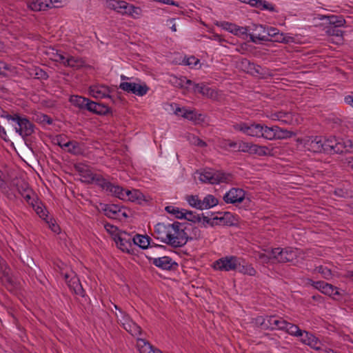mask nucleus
Segmentation results:
<instances>
[{"label":"nucleus","mask_w":353,"mask_h":353,"mask_svg":"<svg viewBox=\"0 0 353 353\" xmlns=\"http://www.w3.org/2000/svg\"><path fill=\"white\" fill-rule=\"evenodd\" d=\"M267 131L268 132L265 134L267 137V140L270 141L275 139H288L295 135V134L293 132L279 128L276 125L268 127Z\"/></svg>","instance_id":"obj_15"},{"label":"nucleus","mask_w":353,"mask_h":353,"mask_svg":"<svg viewBox=\"0 0 353 353\" xmlns=\"http://www.w3.org/2000/svg\"><path fill=\"white\" fill-rule=\"evenodd\" d=\"M137 346L140 353H163L160 350L154 348L143 339H137Z\"/></svg>","instance_id":"obj_30"},{"label":"nucleus","mask_w":353,"mask_h":353,"mask_svg":"<svg viewBox=\"0 0 353 353\" xmlns=\"http://www.w3.org/2000/svg\"><path fill=\"white\" fill-rule=\"evenodd\" d=\"M252 32L249 34L250 41L257 43L261 41H268L266 34V28L262 25L253 24L250 29Z\"/></svg>","instance_id":"obj_20"},{"label":"nucleus","mask_w":353,"mask_h":353,"mask_svg":"<svg viewBox=\"0 0 353 353\" xmlns=\"http://www.w3.org/2000/svg\"><path fill=\"white\" fill-rule=\"evenodd\" d=\"M165 210L168 213L173 215L176 219H182L183 216H184V209H181L173 205H168L165 207Z\"/></svg>","instance_id":"obj_46"},{"label":"nucleus","mask_w":353,"mask_h":353,"mask_svg":"<svg viewBox=\"0 0 353 353\" xmlns=\"http://www.w3.org/2000/svg\"><path fill=\"white\" fill-rule=\"evenodd\" d=\"M106 214L110 217H113L112 215L117 214V207L115 205H112L105 209Z\"/></svg>","instance_id":"obj_62"},{"label":"nucleus","mask_w":353,"mask_h":353,"mask_svg":"<svg viewBox=\"0 0 353 353\" xmlns=\"http://www.w3.org/2000/svg\"><path fill=\"white\" fill-rule=\"evenodd\" d=\"M252 154H256L260 157L272 156L273 149L269 146L259 145L253 144Z\"/></svg>","instance_id":"obj_37"},{"label":"nucleus","mask_w":353,"mask_h":353,"mask_svg":"<svg viewBox=\"0 0 353 353\" xmlns=\"http://www.w3.org/2000/svg\"><path fill=\"white\" fill-rule=\"evenodd\" d=\"M222 29L236 36H242L248 34V29L246 27L239 26L234 23L223 21L219 24Z\"/></svg>","instance_id":"obj_23"},{"label":"nucleus","mask_w":353,"mask_h":353,"mask_svg":"<svg viewBox=\"0 0 353 353\" xmlns=\"http://www.w3.org/2000/svg\"><path fill=\"white\" fill-rule=\"evenodd\" d=\"M201 202V210L212 208L216 205L219 203L218 199L212 194L206 195Z\"/></svg>","instance_id":"obj_43"},{"label":"nucleus","mask_w":353,"mask_h":353,"mask_svg":"<svg viewBox=\"0 0 353 353\" xmlns=\"http://www.w3.org/2000/svg\"><path fill=\"white\" fill-rule=\"evenodd\" d=\"M37 203H35V207L33 208L35 210V212H37V214L43 219H44L45 221H46L48 219V214H47V211L42 206V205H37Z\"/></svg>","instance_id":"obj_59"},{"label":"nucleus","mask_w":353,"mask_h":353,"mask_svg":"<svg viewBox=\"0 0 353 353\" xmlns=\"http://www.w3.org/2000/svg\"><path fill=\"white\" fill-rule=\"evenodd\" d=\"M79 171L80 180L85 183H94L101 187L106 192H108L111 182L103 176L94 173L86 165H79L77 167Z\"/></svg>","instance_id":"obj_2"},{"label":"nucleus","mask_w":353,"mask_h":353,"mask_svg":"<svg viewBox=\"0 0 353 353\" xmlns=\"http://www.w3.org/2000/svg\"><path fill=\"white\" fill-rule=\"evenodd\" d=\"M257 257L259 262L263 264H268L274 261V259L272 258V250L268 253L260 252Z\"/></svg>","instance_id":"obj_51"},{"label":"nucleus","mask_w":353,"mask_h":353,"mask_svg":"<svg viewBox=\"0 0 353 353\" xmlns=\"http://www.w3.org/2000/svg\"><path fill=\"white\" fill-rule=\"evenodd\" d=\"M59 145L62 148H67V150L70 153L78 154L80 152L79 143L76 141H68L64 143L59 142Z\"/></svg>","instance_id":"obj_45"},{"label":"nucleus","mask_w":353,"mask_h":353,"mask_svg":"<svg viewBox=\"0 0 353 353\" xmlns=\"http://www.w3.org/2000/svg\"><path fill=\"white\" fill-rule=\"evenodd\" d=\"M110 89L103 84H94L89 87V94L97 99H102L110 97Z\"/></svg>","instance_id":"obj_19"},{"label":"nucleus","mask_w":353,"mask_h":353,"mask_svg":"<svg viewBox=\"0 0 353 353\" xmlns=\"http://www.w3.org/2000/svg\"><path fill=\"white\" fill-rule=\"evenodd\" d=\"M283 331H285L290 335L296 337H299L303 334V330H301L298 325L288 323V321L286 322Z\"/></svg>","instance_id":"obj_42"},{"label":"nucleus","mask_w":353,"mask_h":353,"mask_svg":"<svg viewBox=\"0 0 353 353\" xmlns=\"http://www.w3.org/2000/svg\"><path fill=\"white\" fill-rule=\"evenodd\" d=\"M353 152V143L350 139H339L338 146H335V153Z\"/></svg>","instance_id":"obj_32"},{"label":"nucleus","mask_w":353,"mask_h":353,"mask_svg":"<svg viewBox=\"0 0 353 353\" xmlns=\"http://www.w3.org/2000/svg\"><path fill=\"white\" fill-rule=\"evenodd\" d=\"M232 216V214L228 212H211L207 213L206 215L202 214H200V222L198 223L204 227L215 225H228L230 223Z\"/></svg>","instance_id":"obj_6"},{"label":"nucleus","mask_w":353,"mask_h":353,"mask_svg":"<svg viewBox=\"0 0 353 353\" xmlns=\"http://www.w3.org/2000/svg\"><path fill=\"white\" fill-rule=\"evenodd\" d=\"M107 192L119 199L132 202L140 201L143 197V194L138 190H125L112 183Z\"/></svg>","instance_id":"obj_7"},{"label":"nucleus","mask_w":353,"mask_h":353,"mask_svg":"<svg viewBox=\"0 0 353 353\" xmlns=\"http://www.w3.org/2000/svg\"><path fill=\"white\" fill-rule=\"evenodd\" d=\"M126 6L127 2L123 0H107L105 3L107 9L113 10L121 15H123Z\"/></svg>","instance_id":"obj_28"},{"label":"nucleus","mask_w":353,"mask_h":353,"mask_svg":"<svg viewBox=\"0 0 353 353\" xmlns=\"http://www.w3.org/2000/svg\"><path fill=\"white\" fill-rule=\"evenodd\" d=\"M174 114L181 115L182 117L192 121L197 119V114L195 111L185 108L177 107L174 110Z\"/></svg>","instance_id":"obj_36"},{"label":"nucleus","mask_w":353,"mask_h":353,"mask_svg":"<svg viewBox=\"0 0 353 353\" xmlns=\"http://www.w3.org/2000/svg\"><path fill=\"white\" fill-rule=\"evenodd\" d=\"M61 274L67 283L68 287L73 290V292L79 296H84V290L79 281V279L76 276L74 272L70 271L69 272H62Z\"/></svg>","instance_id":"obj_13"},{"label":"nucleus","mask_w":353,"mask_h":353,"mask_svg":"<svg viewBox=\"0 0 353 353\" xmlns=\"http://www.w3.org/2000/svg\"><path fill=\"white\" fill-rule=\"evenodd\" d=\"M308 283L315 289L318 290L321 293L325 295L332 296L333 298H334L335 296L341 295L339 289L336 287L332 285V284L321 281H314L312 280H309Z\"/></svg>","instance_id":"obj_16"},{"label":"nucleus","mask_w":353,"mask_h":353,"mask_svg":"<svg viewBox=\"0 0 353 353\" xmlns=\"http://www.w3.org/2000/svg\"><path fill=\"white\" fill-rule=\"evenodd\" d=\"M303 334L302 336H299L301 338V342L305 345H307L315 350L321 349V342L317 337H316L312 333L303 330Z\"/></svg>","instance_id":"obj_25"},{"label":"nucleus","mask_w":353,"mask_h":353,"mask_svg":"<svg viewBox=\"0 0 353 353\" xmlns=\"http://www.w3.org/2000/svg\"><path fill=\"white\" fill-rule=\"evenodd\" d=\"M297 145L305 150L312 152H323V138L321 137H305L296 139Z\"/></svg>","instance_id":"obj_9"},{"label":"nucleus","mask_w":353,"mask_h":353,"mask_svg":"<svg viewBox=\"0 0 353 353\" xmlns=\"http://www.w3.org/2000/svg\"><path fill=\"white\" fill-rule=\"evenodd\" d=\"M85 64L84 61L79 57H74L72 56L65 57L63 65L71 67L75 69L83 67Z\"/></svg>","instance_id":"obj_38"},{"label":"nucleus","mask_w":353,"mask_h":353,"mask_svg":"<svg viewBox=\"0 0 353 353\" xmlns=\"http://www.w3.org/2000/svg\"><path fill=\"white\" fill-rule=\"evenodd\" d=\"M120 89L129 93H132L139 97L147 94L149 88L145 84H139L134 82H121Z\"/></svg>","instance_id":"obj_14"},{"label":"nucleus","mask_w":353,"mask_h":353,"mask_svg":"<svg viewBox=\"0 0 353 353\" xmlns=\"http://www.w3.org/2000/svg\"><path fill=\"white\" fill-rule=\"evenodd\" d=\"M173 228V223H159L154 227V236L161 242L168 245L171 241V233Z\"/></svg>","instance_id":"obj_12"},{"label":"nucleus","mask_w":353,"mask_h":353,"mask_svg":"<svg viewBox=\"0 0 353 353\" xmlns=\"http://www.w3.org/2000/svg\"><path fill=\"white\" fill-rule=\"evenodd\" d=\"M114 308L118 311L115 312V316L118 323L132 336L137 339L141 335L142 330L131 317L123 310L120 309L117 305H114Z\"/></svg>","instance_id":"obj_5"},{"label":"nucleus","mask_w":353,"mask_h":353,"mask_svg":"<svg viewBox=\"0 0 353 353\" xmlns=\"http://www.w3.org/2000/svg\"><path fill=\"white\" fill-rule=\"evenodd\" d=\"M48 224L51 230L56 233H58L60 230V228L58 225L52 222V221H49L48 219L46 221Z\"/></svg>","instance_id":"obj_64"},{"label":"nucleus","mask_w":353,"mask_h":353,"mask_svg":"<svg viewBox=\"0 0 353 353\" xmlns=\"http://www.w3.org/2000/svg\"><path fill=\"white\" fill-rule=\"evenodd\" d=\"M190 142L192 144L194 145H197L201 148L205 147L207 145L206 143L199 139L198 137L192 136L190 139Z\"/></svg>","instance_id":"obj_61"},{"label":"nucleus","mask_w":353,"mask_h":353,"mask_svg":"<svg viewBox=\"0 0 353 353\" xmlns=\"http://www.w3.org/2000/svg\"><path fill=\"white\" fill-rule=\"evenodd\" d=\"M123 15L128 16L133 19H139L142 15V10L141 8L137 7L127 2V6H125V10Z\"/></svg>","instance_id":"obj_35"},{"label":"nucleus","mask_w":353,"mask_h":353,"mask_svg":"<svg viewBox=\"0 0 353 353\" xmlns=\"http://www.w3.org/2000/svg\"><path fill=\"white\" fill-rule=\"evenodd\" d=\"M237 265H239V257L231 255L217 259L213 263L212 268L218 271L230 272L236 271Z\"/></svg>","instance_id":"obj_10"},{"label":"nucleus","mask_w":353,"mask_h":353,"mask_svg":"<svg viewBox=\"0 0 353 353\" xmlns=\"http://www.w3.org/2000/svg\"><path fill=\"white\" fill-rule=\"evenodd\" d=\"M320 20H325L326 24H330L335 27H342L345 23V20L342 16L336 15H320Z\"/></svg>","instance_id":"obj_31"},{"label":"nucleus","mask_w":353,"mask_h":353,"mask_svg":"<svg viewBox=\"0 0 353 353\" xmlns=\"http://www.w3.org/2000/svg\"><path fill=\"white\" fill-rule=\"evenodd\" d=\"M239 265H236V271L239 273L252 276L256 275V270L252 264L247 263L245 259L239 257Z\"/></svg>","instance_id":"obj_27"},{"label":"nucleus","mask_w":353,"mask_h":353,"mask_svg":"<svg viewBox=\"0 0 353 353\" xmlns=\"http://www.w3.org/2000/svg\"><path fill=\"white\" fill-rule=\"evenodd\" d=\"M16 119L17 121L14 128L22 137L30 136L34 132V125L28 119L22 117Z\"/></svg>","instance_id":"obj_17"},{"label":"nucleus","mask_w":353,"mask_h":353,"mask_svg":"<svg viewBox=\"0 0 353 353\" xmlns=\"http://www.w3.org/2000/svg\"><path fill=\"white\" fill-rule=\"evenodd\" d=\"M315 270L320 273L322 276L325 279H330L332 277V271L327 267L319 265L315 268Z\"/></svg>","instance_id":"obj_55"},{"label":"nucleus","mask_w":353,"mask_h":353,"mask_svg":"<svg viewBox=\"0 0 353 353\" xmlns=\"http://www.w3.org/2000/svg\"><path fill=\"white\" fill-rule=\"evenodd\" d=\"M183 219L193 223H198L200 222V214L185 210L184 216H183Z\"/></svg>","instance_id":"obj_53"},{"label":"nucleus","mask_w":353,"mask_h":353,"mask_svg":"<svg viewBox=\"0 0 353 353\" xmlns=\"http://www.w3.org/2000/svg\"><path fill=\"white\" fill-rule=\"evenodd\" d=\"M199 63V59L191 56L187 58H184L183 60V64L190 66L191 68L195 67Z\"/></svg>","instance_id":"obj_60"},{"label":"nucleus","mask_w":353,"mask_h":353,"mask_svg":"<svg viewBox=\"0 0 353 353\" xmlns=\"http://www.w3.org/2000/svg\"><path fill=\"white\" fill-rule=\"evenodd\" d=\"M185 226L179 222L173 223V228L168 245L173 248H181L188 241V234L185 232Z\"/></svg>","instance_id":"obj_8"},{"label":"nucleus","mask_w":353,"mask_h":353,"mask_svg":"<svg viewBox=\"0 0 353 353\" xmlns=\"http://www.w3.org/2000/svg\"><path fill=\"white\" fill-rule=\"evenodd\" d=\"M267 117L272 121H277L283 124L297 125L301 122L300 117L291 112L277 111L267 114Z\"/></svg>","instance_id":"obj_11"},{"label":"nucleus","mask_w":353,"mask_h":353,"mask_svg":"<svg viewBox=\"0 0 353 353\" xmlns=\"http://www.w3.org/2000/svg\"><path fill=\"white\" fill-rule=\"evenodd\" d=\"M150 260L153 265L163 270H171L174 265H177V263L169 256L150 258Z\"/></svg>","instance_id":"obj_24"},{"label":"nucleus","mask_w":353,"mask_h":353,"mask_svg":"<svg viewBox=\"0 0 353 353\" xmlns=\"http://www.w3.org/2000/svg\"><path fill=\"white\" fill-rule=\"evenodd\" d=\"M114 241L117 247L123 252L130 253L132 250V236L126 232H122Z\"/></svg>","instance_id":"obj_18"},{"label":"nucleus","mask_w":353,"mask_h":353,"mask_svg":"<svg viewBox=\"0 0 353 353\" xmlns=\"http://www.w3.org/2000/svg\"><path fill=\"white\" fill-rule=\"evenodd\" d=\"M15 185L17 186V191L21 194V196L24 194V192H26V190H31L28 184L23 181H19L16 183Z\"/></svg>","instance_id":"obj_58"},{"label":"nucleus","mask_w":353,"mask_h":353,"mask_svg":"<svg viewBox=\"0 0 353 353\" xmlns=\"http://www.w3.org/2000/svg\"><path fill=\"white\" fill-rule=\"evenodd\" d=\"M58 6V5L53 3L52 0H32L28 3V7L34 12L46 10L48 8H57Z\"/></svg>","instance_id":"obj_22"},{"label":"nucleus","mask_w":353,"mask_h":353,"mask_svg":"<svg viewBox=\"0 0 353 353\" xmlns=\"http://www.w3.org/2000/svg\"><path fill=\"white\" fill-rule=\"evenodd\" d=\"M243 3L250 4L252 7H255L261 10L274 11V6L266 1L263 0H239Z\"/></svg>","instance_id":"obj_29"},{"label":"nucleus","mask_w":353,"mask_h":353,"mask_svg":"<svg viewBox=\"0 0 353 353\" xmlns=\"http://www.w3.org/2000/svg\"><path fill=\"white\" fill-rule=\"evenodd\" d=\"M104 228L107 232L110 234V235L112 236V239L117 240V236L120 235V234L123 232L118 229L117 227L110 224V223H106L104 225Z\"/></svg>","instance_id":"obj_49"},{"label":"nucleus","mask_w":353,"mask_h":353,"mask_svg":"<svg viewBox=\"0 0 353 353\" xmlns=\"http://www.w3.org/2000/svg\"><path fill=\"white\" fill-rule=\"evenodd\" d=\"M339 139L330 137L325 141L323 140V152H335V146H338Z\"/></svg>","instance_id":"obj_39"},{"label":"nucleus","mask_w":353,"mask_h":353,"mask_svg":"<svg viewBox=\"0 0 353 353\" xmlns=\"http://www.w3.org/2000/svg\"><path fill=\"white\" fill-rule=\"evenodd\" d=\"M21 196L29 205H32L33 208L35 207V203L37 202L36 201V195L32 189L26 190V192H24V194Z\"/></svg>","instance_id":"obj_50"},{"label":"nucleus","mask_w":353,"mask_h":353,"mask_svg":"<svg viewBox=\"0 0 353 353\" xmlns=\"http://www.w3.org/2000/svg\"><path fill=\"white\" fill-rule=\"evenodd\" d=\"M338 27L330 26L326 30V33L330 36H335L339 38V40H342L343 32L339 29Z\"/></svg>","instance_id":"obj_56"},{"label":"nucleus","mask_w":353,"mask_h":353,"mask_svg":"<svg viewBox=\"0 0 353 353\" xmlns=\"http://www.w3.org/2000/svg\"><path fill=\"white\" fill-rule=\"evenodd\" d=\"M194 91L208 98H214L216 96V92L214 90L206 86L204 83L194 84Z\"/></svg>","instance_id":"obj_34"},{"label":"nucleus","mask_w":353,"mask_h":353,"mask_svg":"<svg viewBox=\"0 0 353 353\" xmlns=\"http://www.w3.org/2000/svg\"><path fill=\"white\" fill-rule=\"evenodd\" d=\"M310 251H304L299 248H276L272 250V258L279 263H292L298 264L308 256Z\"/></svg>","instance_id":"obj_1"},{"label":"nucleus","mask_w":353,"mask_h":353,"mask_svg":"<svg viewBox=\"0 0 353 353\" xmlns=\"http://www.w3.org/2000/svg\"><path fill=\"white\" fill-rule=\"evenodd\" d=\"M253 323L256 326L261 328L262 330H267V317L264 318L261 316H257L254 319Z\"/></svg>","instance_id":"obj_57"},{"label":"nucleus","mask_w":353,"mask_h":353,"mask_svg":"<svg viewBox=\"0 0 353 353\" xmlns=\"http://www.w3.org/2000/svg\"><path fill=\"white\" fill-rule=\"evenodd\" d=\"M245 192L240 188H232L223 196V200L227 203H236L243 201Z\"/></svg>","instance_id":"obj_21"},{"label":"nucleus","mask_w":353,"mask_h":353,"mask_svg":"<svg viewBox=\"0 0 353 353\" xmlns=\"http://www.w3.org/2000/svg\"><path fill=\"white\" fill-rule=\"evenodd\" d=\"M171 83L178 88H183L186 85H190L192 84L191 80L188 79L185 77H177L172 76L170 81Z\"/></svg>","instance_id":"obj_44"},{"label":"nucleus","mask_w":353,"mask_h":353,"mask_svg":"<svg viewBox=\"0 0 353 353\" xmlns=\"http://www.w3.org/2000/svg\"><path fill=\"white\" fill-rule=\"evenodd\" d=\"M0 188L3 190V192L6 194L7 197L9 199L12 200L16 197L15 194H12V192H10L7 190H6V181L4 180L3 173L1 170H0Z\"/></svg>","instance_id":"obj_54"},{"label":"nucleus","mask_w":353,"mask_h":353,"mask_svg":"<svg viewBox=\"0 0 353 353\" xmlns=\"http://www.w3.org/2000/svg\"><path fill=\"white\" fill-rule=\"evenodd\" d=\"M233 128L248 136L267 139L268 126L261 123L240 122L233 125Z\"/></svg>","instance_id":"obj_4"},{"label":"nucleus","mask_w":353,"mask_h":353,"mask_svg":"<svg viewBox=\"0 0 353 353\" xmlns=\"http://www.w3.org/2000/svg\"><path fill=\"white\" fill-rule=\"evenodd\" d=\"M48 54L49 55V57L51 60H52L55 62L62 63L63 65L65 57L63 54L59 52L58 50H54V49H51L48 52Z\"/></svg>","instance_id":"obj_48"},{"label":"nucleus","mask_w":353,"mask_h":353,"mask_svg":"<svg viewBox=\"0 0 353 353\" xmlns=\"http://www.w3.org/2000/svg\"><path fill=\"white\" fill-rule=\"evenodd\" d=\"M185 200L188 204L196 209L201 210V199L197 195H188L185 196Z\"/></svg>","instance_id":"obj_47"},{"label":"nucleus","mask_w":353,"mask_h":353,"mask_svg":"<svg viewBox=\"0 0 353 353\" xmlns=\"http://www.w3.org/2000/svg\"><path fill=\"white\" fill-rule=\"evenodd\" d=\"M286 321L276 316H267V330H284Z\"/></svg>","instance_id":"obj_26"},{"label":"nucleus","mask_w":353,"mask_h":353,"mask_svg":"<svg viewBox=\"0 0 353 353\" xmlns=\"http://www.w3.org/2000/svg\"><path fill=\"white\" fill-rule=\"evenodd\" d=\"M86 110L97 114H103L108 112V107L103 104L96 103L89 99Z\"/></svg>","instance_id":"obj_33"},{"label":"nucleus","mask_w":353,"mask_h":353,"mask_svg":"<svg viewBox=\"0 0 353 353\" xmlns=\"http://www.w3.org/2000/svg\"><path fill=\"white\" fill-rule=\"evenodd\" d=\"M253 144L252 143L240 141L238 143V151L252 154Z\"/></svg>","instance_id":"obj_52"},{"label":"nucleus","mask_w":353,"mask_h":353,"mask_svg":"<svg viewBox=\"0 0 353 353\" xmlns=\"http://www.w3.org/2000/svg\"><path fill=\"white\" fill-rule=\"evenodd\" d=\"M149 244V238L146 236L136 234L132 236V246L138 245L142 249H146L148 248Z\"/></svg>","instance_id":"obj_40"},{"label":"nucleus","mask_w":353,"mask_h":353,"mask_svg":"<svg viewBox=\"0 0 353 353\" xmlns=\"http://www.w3.org/2000/svg\"><path fill=\"white\" fill-rule=\"evenodd\" d=\"M266 34H267V38H268V37H274L279 34V32L276 28H270L266 29Z\"/></svg>","instance_id":"obj_63"},{"label":"nucleus","mask_w":353,"mask_h":353,"mask_svg":"<svg viewBox=\"0 0 353 353\" xmlns=\"http://www.w3.org/2000/svg\"><path fill=\"white\" fill-rule=\"evenodd\" d=\"M88 101L89 99L78 95H73L70 98V102L79 109H85Z\"/></svg>","instance_id":"obj_41"},{"label":"nucleus","mask_w":353,"mask_h":353,"mask_svg":"<svg viewBox=\"0 0 353 353\" xmlns=\"http://www.w3.org/2000/svg\"><path fill=\"white\" fill-rule=\"evenodd\" d=\"M199 179L202 183L210 184H219L221 183H230L232 181V175L222 171L206 168L201 172H196Z\"/></svg>","instance_id":"obj_3"}]
</instances>
